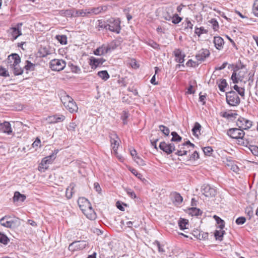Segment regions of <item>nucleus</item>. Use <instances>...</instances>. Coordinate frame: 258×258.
Segmentation results:
<instances>
[{
    "mask_svg": "<svg viewBox=\"0 0 258 258\" xmlns=\"http://www.w3.org/2000/svg\"><path fill=\"white\" fill-rule=\"evenodd\" d=\"M21 59L19 55L16 53L10 55L8 58V62L10 69L13 70L15 75H20L23 72V70L20 67Z\"/></svg>",
    "mask_w": 258,
    "mask_h": 258,
    "instance_id": "nucleus-1",
    "label": "nucleus"
},
{
    "mask_svg": "<svg viewBox=\"0 0 258 258\" xmlns=\"http://www.w3.org/2000/svg\"><path fill=\"white\" fill-rule=\"evenodd\" d=\"M75 243H78L75 245L76 247V250L83 249L85 248L86 246V242L85 241H75Z\"/></svg>",
    "mask_w": 258,
    "mask_h": 258,
    "instance_id": "nucleus-37",
    "label": "nucleus"
},
{
    "mask_svg": "<svg viewBox=\"0 0 258 258\" xmlns=\"http://www.w3.org/2000/svg\"><path fill=\"white\" fill-rule=\"evenodd\" d=\"M98 76L102 80L106 81L109 78V75L106 71H101L98 72Z\"/></svg>",
    "mask_w": 258,
    "mask_h": 258,
    "instance_id": "nucleus-33",
    "label": "nucleus"
},
{
    "mask_svg": "<svg viewBox=\"0 0 258 258\" xmlns=\"http://www.w3.org/2000/svg\"><path fill=\"white\" fill-rule=\"evenodd\" d=\"M171 198L173 203L175 205H180L183 201V198L181 195L177 192H173L171 194Z\"/></svg>",
    "mask_w": 258,
    "mask_h": 258,
    "instance_id": "nucleus-23",
    "label": "nucleus"
},
{
    "mask_svg": "<svg viewBox=\"0 0 258 258\" xmlns=\"http://www.w3.org/2000/svg\"><path fill=\"white\" fill-rule=\"evenodd\" d=\"M18 221V219L17 218L6 216L0 219V224L4 227L13 228L17 226Z\"/></svg>",
    "mask_w": 258,
    "mask_h": 258,
    "instance_id": "nucleus-6",
    "label": "nucleus"
},
{
    "mask_svg": "<svg viewBox=\"0 0 258 258\" xmlns=\"http://www.w3.org/2000/svg\"><path fill=\"white\" fill-rule=\"evenodd\" d=\"M148 44L154 49H159V44L153 41H150V42H149Z\"/></svg>",
    "mask_w": 258,
    "mask_h": 258,
    "instance_id": "nucleus-57",
    "label": "nucleus"
},
{
    "mask_svg": "<svg viewBox=\"0 0 258 258\" xmlns=\"http://www.w3.org/2000/svg\"><path fill=\"white\" fill-rule=\"evenodd\" d=\"M125 191L127 195L132 198L135 199L136 198L137 196L135 192L132 190L130 188H126Z\"/></svg>",
    "mask_w": 258,
    "mask_h": 258,
    "instance_id": "nucleus-51",
    "label": "nucleus"
},
{
    "mask_svg": "<svg viewBox=\"0 0 258 258\" xmlns=\"http://www.w3.org/2000/svg\"><path fill=\"white\" fill-rule=\"evenodd\" d=\"M235 114L232 113H229L227 112H225L223 113L222 116L225 118H230L231 117H234V115Z\"/></svg>",
    "mask_w": 258,
    "mask_h": 258,
    "instance_id": "nucleus-58",
    "label": "nucleus"
},
{
    "mask_svg": "<svg viewBox=\"0 0 258 258\" xmlns=\"http://www.w3.org/2000/svg\"><path fill=\"white\" fill-rule=\"evenodd\" d=\"M174 9L172 7H167L163 14V18L166 21H170L174 16Z\"/></svg>",
    "mask_w": 258,
    "mask_h": 258,
    "instance_id": "nucleus-18",
    "label": "nucleus"
},
{
    "mask_svg": "<svg viewBox=\"0 0 258 258\" xmlns=\"http://www.w3.org/2000/svg\"><path fill=\"white\" fill-rule=\"evenodd\" d=\"M178 225L181 230L188 229V220L184 219H180L178 221Z\"/></svg>",
    "mask_w": 258,
    "mask_h": 258,
    "instance_id": "nucleus-28",
    "label": "nucleus"
},
{
    "mask_svg": "<svg viewBox=\"0 0 258 258\" xmlns=\"http://www.w3.org/2000/svg\"><path fill=\"white\" fill-rule=\"evenodd\" d=\"M60 99L65 108L71 113L76 112L78 111V107L76 102L70 96L64 94L61 97Z\"/></svg>",
    "mask_w": 258,
    "mask_h": 258,
    "instance_id": "nucleus-2",
    "label": "nucleus"
},
{
    "mask_svg": "<svg viewBox=\"0 0 258 258\" xmlns=\"http://www.w3.org/2000/svg\"><path fill=\"white\" fill-rule=\"evenodd\" d=\"M78 204L82 212L84 211V209H86L91 206L90 203L85 198H80L78 199Z\"/></svg>",
    "mask_w": 258,
    "mask_h": 258,
    "instance_id": "nucleus-20",
    "label": "nucleus"
},
{
    "mask_svg": "<svg viewBox=\"0 0 258 258\" xmlns=\"http://www.w3.org/2000/svg\"><path fill=\"white\" fill-rule=\"evenodd\" d=\"M105 28L110 31L119 33L120 30V22L118 19L111 18L108 20V23L105 26Z\"/></svg>",
    "mask_w": 258,
    "mask_h": 258,
    "instance_id": "nucleus-8",
    "label": "nucleus"
},
{
    "mask_svg": "<svg viewBox=\"0 0 258 258\" xmlns=\"http://www.w3.org/2000/svg\"><path fill=\"white\" fill-rule=\"evenodd\" d=\"M194 25L191 23V22L188 19L186 20V23L185 24V29H192Z\"/></svg>",
    "mask_w": 258,
    "mask_h": 258,
    "instance_id": "nucleus-59",
    "label": "nucleus"
},
{
    "mask_svg": "<svg viewBox=\"0 0 258 258\" xmlns=\"http://www.w3.org/2000/svg\"><path fill=\"white\" fill-rule=\"evenodd\" d=\"M128 113L126 111H123L122 114L121 115V118L122 120L123 123L124 124H126L127 122V119L128 117Z\"/></svg>",
    "mask_w": 258,
    "mask_h": 258,
    "instance_id": "nucleus-48",
    "label": "nucleus"
},
{
    "mask_svg": "<svg viewBox=\"0 0 258 258\" xmlns=\"http://www.w3.org/2000/svg\"><path fill=\"white\" fill-rule=\"evenodd\" d=\"M182 20V18L178 16L177 14H174L173 16V18H172L171 21L174 24H177L179 23Z\"/></svg>",
    "mask_w": 258,
    "mask_h": 258,
    "instance_id": "nucleus-42",
    "label": "nucleus"
},
{
    "mask_svg": "<svg viewBox=\"0 0 258 258\" xmlns=\"http://www.w3.org/2000/svg\"><path fill=\"white\" fill-rule=\"evenodd\" d=\"M199 158V155L197 151H195L190 156V159L196 160Z\"/></svg>",
    "mask_w": 258,
    "mask_h": 258,
    "instance_id": "nucleus-62",
    "label": "nucleus"
},
{
    "mask_svg": "<svg viewBox=\"0 0 258 258\" xmlns=\"http://www.w3.org/2000/svg\"><path fill=\"white\" fill-rule=\"evenodd\" d=\"M58 150H54L52 153L48 156L43 158L41 163L38 166V170L41 172H44L48 168V165L51 164L53 160L55 159Z\"/></svg>",
    "mask_w": 258,
    "mask_h": 258,
    "instance_id": "nucleus-3",
    "label": "nucleus"
},
{
    "mask_svg": "<svg viewBox=\"0 0 258 258\" xmlns=\"http://www.w3.org/2000/svg\"><path fill=\"white\" fill-rule=\"evenodd\" d=\"M0 133H6L8 135L12 133V129L10 122L4 121L0 123Z\"/></svg>",
    "mask_w": 258,
    "mask_h": 258,
    "instance_id": "nucleus-19",
    "label": "nucleus"
},
{
    "mask_svg": "<svg viewBox=\"0 0 258 258\" xmlns=\"http://www.w3.org/2000/svg\"><path fill=\"white\" fill-rule=\"evenodd\" d=\"M9 241V239L8 237L2 233H0V242L6 245Z\"/></svg>",
    "mask_w": 258,
    "mask_h": 258,
    "instance_id": "nucleus-39",
    "label": "nucleus"
},
{
    "mask_svg": "<svg viewBox=\"0 0 258 258\" xmlns=\"http://www.w3.org/2000/svg\"><path fill=\"white\" fill-rule=\"evenodd\" d=\"M239 75H237L235 72H234L231 76V79L233 81V83H237L238 81L240 80V78L238 77Z\"/></svg>",
    "mask_w": 258,
    "mask_h": 258,
    "instance_id": "nucleus-52",
    "label": "nucleus"
},
{
    "mask_svg": "<svg viewBox=\"0 0 258 258\" xmlns=\"http://www.w3.org/2000/svg\"><path fill=\"white\" fill-rule=\"evenodd\" d=\"M172 138L171 140L172 142H179L181 140V137H180L177 133L173 132L171 133Z\"/></svg>",
    "mask_w": 258,
    "mask_h": 258,
    "instance_id": "nucleus-41",
    "label": "nucleus"
},
{
    "mask_svg": "<svg viewBox=\"0 0 258 258\" xmlns=\"http://www.w3.org/2000/svg\"><path fill=\"white\" fill-rule=\"evenodd\" d=\"M246 213L249 216V218H250L252 216L253 213L252 209L251 207H247L246 209Z\"/></svg>",
    "mask_w": 258,
    "mask_h": 258,
    "instance_id": "nucleus-63",
    "label": "nucleus"
},
{
    "mask_svg": "<svg viewBox=\"0 0 258 258\" xmlns=\"http://www.w3.org/2000/svg\"><path fill=\"white\" fill-rule=\"evenodd\" d=\"M213 217L218 225V228L219 229H223L225 226V222L224 220L216 215H214Z\"/></svg>",
    "mask_w": 258,
    "mask_h": 258,
    "instance_id": "nucleus-32",
    "label": "nucleus"
},
{
    "mask_svg": "<svg viewBox=\"0 0 258 258\" xmlns=\"http://www.w3.org/2000/svg\"><path fill=\"white\" fill-rule=\"evenodd\" d=\"M107 10V7L106 6H101L86 10L85 12V14L98 15L106 11Z\"/></svg>",
    "mask_w": 258,
    "mask_h": 258,
    "instance_id": "nucleus-15",
    "label": "nucleus"
},
{
    "mask_svg": "<svg viewBox=\"0 0 258 258\" xmlns=\"http://www.w3.org/2000/svg\"><path fill=\"white\" fill-rule=\"evenodd\" d=\"M226 101L230 106H237L240 103V98L234 91H230L226 93Z\"/></svg>",
    "mask_w": 258,
    "mask_h": 258,
    "instance_id": "nucleus-7",
    "label": "nucleus"
},
{
    "mask_svg": "<svg viewBox=\"0 0 258 258\" xmlns=\"http://www.w3.org/2000/svg\"><path fill=\"white\" fill-rule=\"evenodd\" d=\"M201 191L202 194L207 198L214 197L216 194V189L209 184H203L201 187Z\"/></svg>",
    "mask_w": 258,
    "mask_h": 258,
    "instance_id": "nucleus-11",
    "label": "nucleus"
},
{
    "mask_svg": "<svg viewBox=\"0 0 258 258\" xmlns=\"http://www.w3.org/2000/svg\"><path fill=\"white\" fill-rule=\"evenodd\" d=\"M83 213L88 219L90 220H94L96 218V214L91 206H89V208L86 209H84Z\"/></svg>",
    "mask_w": 258,
    "mask_h": 258,
    "instance_id": "nucleus-21",
    "label": "nucleus"
},
{
    "mask_svg": "<svg viewBox=\"0 0 258 258\" xmlns=\"http://www.w3.org/2000/svg\"><path fill=\"white\" fill-rule=\"evenodd\" d=\"M130 170L136 177H137L138 178L140 179H142V177L143 176L142 175L141 173H138L137 170H136L135 169L131 168Z\"/></svg>",
    "mask_w": 258,
    "mask_h": 258,
    "instance_id": "nucleus-53",
    "label": "nucleus"
},
{
    "mask_svg": "<svg viewBox=\"0 0 258 258\" xmlns=\"http://www.w3.org/2000/svg\"><path fill=\"white\" fill-rule=\"evenodd\" d=\"M105 45L108 53L110 52L113 50L115 49L118 46V45L116 42H111L109 44H105Z\"/></svg>",
    "mask_w": 258,
    "mask_h": 258,
    "instance_id": "nucleus-30",
    "label": "nucleus"
},
{
    "mask_svg": "<svg viewBox=\"0 0 258 258\" xmlns=\"http://www.w3.org/2000/svg\"><path fill=\"white\" fill-rule=\"evenodd\" d=\"M250 150L254 155L258 156V147L255 146H251Z\"/></svg>",
    "mask_w": 258,
    "mask_h": 258,
    "instance_id": "nucleus-56",
    "label": "nucleus"
},
{
    "mask_svg": "<svg viewBox=\"0 0 258 258\" xmlns=\"http://www.w3.org/2000/svg\"><path fill=\"white\" fill-rule=\"evenodd\" d=\"M107 53L108 52L105 44H103L94 51V54L96 55H102Z\"/></svg>",
    "mask_w": 258,
    "mask_h": 258,
    "instance_id": "nucleus-25",
    "label": "nucleus"
},
{
    "mask_svg": "<svg viewBox=\"0 0 258 258\" xmlns=\"http://www.w3.org/2000/svg\"><path fill=\"white\" fill-rule=\"evenodd\" d=\"M22 25V23L18 24L17 27L10 28L8 30V36L12 41L16 40L19 36L22 35L20 27Z\"/></svg>",
    "mask_w": 258,
    "mask_h": 258,
    "instance_id": "nucleus-10",
    "label": "nucleus"
},
{
    "mask_svg": "<svg viewBox=\"0 0 258 258\" xmlns=\"http://www.w3.org/2000/svg\"><path fill=\"white\" fill-rule=\"evenodd\" d=\"M227 84L226 80L221 79L220 80L219 83H218V87L220 90L222 92L225 91V88L227 86Z\"/></svg>",
    "mask_w": 258,
    "mask_h": 258,
    "instance_id": "nucleus-36",
    "label": "nucleus"
},
{
    "mask_svg": "<svg viewBox=\"0 0 258 258\" xmlns=\"http://www.w3.org/2000/svg\"><path fill=\"white\" fill-rule=\"evenodd\" d=\"M75 184L74 183H72L67 188L66 194L68 199H71L72 197L73 194L75 192Z\"/></svg>",
    "mask_w": 258,
    "mask_h": 258,
    "instance_id": "nucleus-26",
    "label": "nucleus"
},
{
    "mask_svg": "<svg viewBox=\"0 0 258 258\" xmlns=\"http://www.w3.org/2000/svg\"><path fill=\"white\" fill-rule=\"evenodd\" d=\"M26 199V196L24 195L21 194L18 191H16L14 194L13 200L14 202L21 201L24 202Z\"/></svg>",
    "mask_w": 258,
    "mask_h": 258,
    "instance_id": "nucleus-27",
    "label": "nucleus"
},
{
    "mask_svg": "<svg viewBox=\"0 0 258 258\" xmlns=\"http://www.w3.org/2000/svg\"><path fill=\"white\" fill-rule=\"evenodd\" d=\"M194 148L195 145L188 141L178 146V149H176L175 154L178 156L186 155L188 152L193 150Z\"/></svg>",
    "mask_w": 258,
    "mask_h": 258,
    "instance_id": "nucleus-4",
    "label": "nucleus"
},
{
    "mask_svg": "<svg viewBox=\"0 0 258 258\" xmlns=\"http://www.w3.org/2000/svg\"><path fill=\"white\" fill-rule=\"evenodd\" d=\"M35 66V65L33 63L31 62L30 61L26 60L25 62V65L24 68L27 71H32L34 70Z\"/></svg>",
    "mask_w": 258,
    "mask_h": 258,
    "instance_id": "nucleus-34",
    "label": "nucleus"
},
{
    "mask_svg": "<svg viewBox=\"0 0 258 258\" xmlns=\"http://www.w3.org/2000/svg\"><path fill=\"white\" fill-rule=\"evenodd\" d=\"M134 160L138 165L140 166H144L146 165L145 161L139 156L135 157Z\"/></svg>",
    "mask_w": 258,
    "mask_h": 258,
    "instance_id": "nucleus-45",
    "label": "nucleus"
},
{
    "mask_svg": "<svg viewBox=\"0 0 258 258\" xmlns=\"http://www.w3.org/2000/svg\"><path fill=\"white\" fill-rule=\"evenodd\" d=\"M78 243H75V242H72L71 244L69 245V249L71 251H75L76 250V247L75 245Z\"/></svg>",
    "mask_w": 258,
    "mask_h": 258,
    "instance_id": "nucleus-64",
    "label": "nucleus"
},
{
    "mask_svg": "<svg viewBox=\"0 0 258 258\" xmlns=\"http://www.w3.org/2000/svg\"><path fill=\"white\" fill-rule=\"evenodd\" d=\"M53 119H55L54 121V122H58L60 121H62L65 119V116L64 115H61L59 116L54 115L53 116Z\"/></svg>",
    "mask_w": 258,
    "mask_h": 258,
    "instance_id": "nucleus-50",
    "label": "nucleus"
},
{
    "mask_svg": "<svg viewBox=\"0 0 258 258\" xmlns=\"http://www.w3.org/2000/svg\"><path fill=\"white\" fill-rule=\"evenodd\" d=\"M213 42L215 47L221 50L223 48L224 44V40L220 36H215L214 37Z\"/></svg>",
    "mask_w": 258,
    "mask_h": 258,
    "instance_id": "nucleus-22",
    "label": "nucleus"
},
{
    "mask_svg": "<svg viewBox=\"0 0 258 258\" xmlns=\"http://www.w3.org/2000/svg\"><path fill=\"white\" fill-rule=\"evenodd\" d=\"M208 31L203 27H201L200 28L196 27L195 33L199 37L201 36L202 34L207 33Z\"/></svg>",
    "mask_w": 258,
    "mask_h": 258,
    "instance_id": "nucleus-38",
    "label": "nucleus"
},
{
    "mask_svg": "<svg viewBox=\"0 0 258 258\" xmlns=\"http://www.w3.org/2000/svg\"><path fill=\"white\" fill-rule=\"evenodd\" d=\"M199 64V62L198 61H194L191 59H189L186 63L187 66L191 67H196L198 66Z\"/></svg>",
    "mask_w": 258,
    "mask_h": 258,
    "instance_id": "nucleus-47",
    "label": "nucleus"
},
{
    "mask_svg": "<svg viewBox=\"0 0 258 258\" xmlns=\"http://www.w3.org/2000/svg\"><path fill=\"white\" fill-rule=\"evenodd\" d=\"M209 22L212 25L214 31H217L219 29V24L216 19H212Z\"/></svg>",
    "mask_w": 258,
    "mask_h": 258,
    "instance_id": "nucleus-43",
    "label": "nucleus"
},
{
    "mask_svg": "<svg viewBox=\"0 0 258 258\" xmlns=\"http://www.w3.org/2000/svg\"><path fill=\"white\" fill-rule=\"evenodd\" d=\"M203 151L206 155H209L213 151V150L210 147H206L203 149Z\"/></svg>",
    "mask_w": 258,
    "mask_h": 258,
    "instance_id": "nucleus-61",
    "label": "nucleus"
},
{
    "mask_svg": "<svg viewBox=\"0 0 258 258\" xmlns=\"http://www.w3.org/2000/svg\"><path fill=\"white\" fill-rule=\"evenodd\" d=\"M110 141L112 149V153L120 160L121 156L119 155L117 153V149L120 142V139L117 135L114 133L110 134Z\"/></svg>",
    "mask_w": 258,
    "mask_h": 258,
    "instance_id": "nucleus-5",
    "label": "nucleus"
},
{
    "mask_svg": "<svg viewBox=\"0 0 258 258\" xmlns=\"http://www.w3.org/2000/svg\"><path fill=\"white\" fill-rule=\"evenodd\" d=\"M227 134L233 139H242L244 136V132L240 128H233L229 129L227 132Z\"/></svg>",
    "mask_w": 258,
    "mask_h": 258,
    "instance_id": "nucleus-12",
    "label": "nucleus"
},
{
    "mask_svg": "<svg viewBox=\"0 0 258 258\" xmlns=\"http://www.w3.org/2000/svg\"><path fill=\"white\" fill-rule=\"evenodd\" d=\"M236 124L239 128L243 131V130H248L250 128L252 122L250 120L240 117L237 119Z\"/></svg>",
    "mask_w": 258,
    "mask_h": 258,
    "instance_id": "nucleus-13",
    "label": "nucleus"
},
{
    "mask_svg": "<svg viewBox=\"0 0 258 258\" xmlns=\"http://www.w3.org/2000/svg\"><path fill=\"white\" fill-rule=\"evenodd\" d=\"M160 130L166 136H168L169 134L170 131L169 129L165 126L163 125H160L159 126Z\"/></svg>",
    "mask_w": 258,
    "mask_h": 258,
    "instance_id": "nucleus-46",
    "label": "nucleus"
},
{
    "mask_svg": "<svg viewBox=\"0 0 258 258\" xmlns=\"http://www.w3.org/2000/svg\"><path fill=\"white\" fill-rule=\"evenodd\" d=\"M190 213L192 215L195 216H198L202 214V212L199 209L197 208H192L190 209H189Z\"/></svg>",
    "mask_w": 258,
    "mask_h": 258,
    "instance_id": "nucleus-40",
    "label": "nucleus"
},
{
    "mask_svg": "<svg viewBox=\"0 0 258 258\" xmlns=\"http://www.w3.org/2000/svg\"><path fill=\"white\" fill-rule=\"evenodd\" d=\"M223 229H220L219 230H217L214 233V235L217 240L221 241L222 237L225 233V231L223 230Z\"/></svg>",
    "mask_w": 258,
    "mask_h": 258,
    "instance_id": "nucleus-29",
    "label": "nucleus"
},
{
    "mask_svg": "<svg viewBox=\"0 0 258 258\" xmlns=\"http://www.w3.org/2000/svg\"><path fill=\"white\" fill-rule=\"evenodd\" d=\"M105 60L102 58H96L94 57H91L90 58L89 65L92 69H95L98 67L101 66Z\"/></svg>",
    "mask_w": 258,
    "mask_h": 258,
    "instance_id": "nucleus-16",
    "label": "nucleus"
},
{
    "mask_svg": "<svg viewBox=\"0 0 258 258\" xmlns=\"http://www.w3.org/2000/svg\"><path fill=\"white\" fill-rule=\"evenodd\" d=\"M66 62L62 59H54L50 62V67L52 70L60 71L66 67Z\"/></svg>",
    "mask_w": 258,
    "mask_h": 258,
    "instance_id": "nucleus-9",
    "label": "nucleus"
},
{
    "mask_svg": "<svg viewBox=\"0 0 258 258\" xmlns=\"http://www.w3.org/2000/svg\"><path fill=\"white\" fill-rule=\"evenodd\" d=\"M201 128V124L199 122H196L195 123L193 128L192 129L193 135L194 136H198V134H197V132H199L200 133Z\"/></svg>",
    "mask_w": 258,
    "mask_h": 258,
    "instance_id": "nucleus-35",
    "label": "nucleus"
},
{
    "mask_svg": "<svg viewBox=\"0 0 258 258\" xmlns=\"http://www.w3.org/2000/svg\"><path fill=\"white\" fill-rule=\"evenodd\" d=\"M234 89L237 91L239 95L243 96L244 95V89L242 88L239 87L237 85H235Z\"/></svg>",
    "mask_w": 258,
    "mask_h": 258,
    "instance_id": "nucleus-49",
    "label": "nucleus"
},
{
    "mask_svg": "<svg viewBox=\"0 0 258 258\" xmlns=\"http://www.w3.org/2000/svg\"><path fill=\"white\" fill-rule=\"evenodd\" d=\"M245 221H246V219L244 217H238L236 220L235 222L237 225H242V224H243L245 222Z\"/></svg>",
    "mask_w": 258,
    "mask_h": 258,
    "instance_id": "nucleus-54",
    "label": "nucleus"
},
{
    "mask_svg": "<svg viewBox=\"0 0 258 258\" xmlns=\"http://www.w3.org/2000/svg\"><path fill=\"white\" fill-rule=\"evenodd\" d=\"M56 39L62 45L66 44L67 43V37L64 35H58L55 36Z\"/></svg>",
    "mask_w": 258,
    "mask_h": 258,
    "instance_id": "nucleus-31",
    "label": "nucleus"
},
{
    "mask_svg": "<svg viewBox=\"0 0 258 258\" xmlns=\"http://www.w3.org/2000/svg\"><path fill=\"white\" fill-rule=\"evenodd\" d=\"M0 75L4 77L9 76L8 71L3 67L0 66Z\"/></svg>",
    "mask_w": 258,
    "mask_h": 258,
    "instance_id": "nucleus-55",
    "label": "nucleus"
},
{
    "mask_svg": "<svg viewBox=\"0 0 258 258\" xmlns=\"http://www.w3.org/2000/svg\"><path fill=\"white\" fill-rule=\"evenodd\" d=\"M94 188L98 194L101 193V188L98 183L95 182L94 183Z\"/></svg>",
    "mask_w": 258,
    "mask_h": 258,
    "instance_id": "nucleus-60",
    "label": "nucleus"
},
{
    "mask_svg": "<svg viewBox=\"0 0 258 258\" xmlns=\"http://www.w3.org/2000/svg\"><path fill=\"white\" fill-rule=\"evenodd\" d=\"M210 54V52L207 49H202L200 50L196 55V58L197 60L201 63L202 61H204L206 58L209 56Z\"/></svg>",
    "mask_w": 258,
    "mask_h": 258,
    "instance_id": "nucleus-17",
    "label": "nucleus"
},
{
    "mask_svg": "<svg viewBox=\"0 0 258 258\" xmlns=\"http://www.w3.org/2000/svg\"><path fill=\"white\" fill-rule=\"evenodd\" d=\"M159 148L167 154H170L174 151H176L175 147L173 143L167 144L165 142L160 143Z\"/></svg>",
    "mask_w": 258,
    "mask_h": 258,
    "instance_id": "nucleus-14",
    "label": "nucleus"
},
{
    "mask_svg": "<svg viewBox=\"0 0 258 258\" xmlns=\"http://www.w3.org/2000/svg\"><path fill=\"white\" fill-rule=\"evenodd\" d=\"M174 54L175 56V60L177 62H179V63H182L184 62V57L185 56V55L183 54L181 52V51L179 49H176L174 51Z\"/></svg>",
    "mask_w": 258,
    "mask_h": 258,
    "instance_id": "nucleus-24",
    "label": "nucleus"
},
{
    "mask_svg": "<svg viewBox=\"0 0 258 258\" xmlns=\"http://www.w3.org/2000/svg\"><path fill=\"white\" fill-rule=\"evenodd\" d=\"M252 11L254 15L258 17V0H255L253 5Z\"/></svg>",
    "mask_w": 258,
    "mask_h": 258,
    "instance_id": "nucleus-44",
    "label": "nucleus"
}]
</instances>
